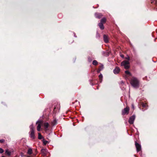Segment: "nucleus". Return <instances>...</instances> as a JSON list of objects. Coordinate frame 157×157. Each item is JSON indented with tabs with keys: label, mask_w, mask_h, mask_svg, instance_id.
<instances>
[{
	"label": "nucleus",
	"mask_w": 157,
	"mask_h": 157,
	"mask_svg": "<svg viewBox=\"0 0 157 157\" xmlns=\"http://www.w3.org/2000/svg\"><path fill=\"white\" fill-rule=\"evenodd\" d=\"M103 39L104 40V41L105 43H107L108 42L109 40L108 37L107 35H103Z\"/></svg>",
	"instance_id": "12"
},
{
	"label": "nucleus",
	"mask_w": 157,
	"mask_h": 157,
	"mask_svg": "<svg viewBox=\"0 0 157 157\" xmlns=\"http://www.w3.org/2000/svg\"><path fill=\"white\" fill-rule=\"evenodd\" d=\"M125 59L127 60H128L127 61H129V60L130 59V58H129V56H128L127 57H126L125 58Z\"/></svg>",
	"instance_id": "27"
},
{
	"label": "nucleus",
	"mask_w": 157,
	"mask_h": 157,
	"mask_svg": "<svg viewBox=\"0 0 157 157\" xmlns=\"http://www.w3.org/2000/svg\"><path fill=\"white\" fill-rule=\"evenodd\" d=\"M41 151L42 155L44 156L46 155L48 153L47 150L46 149H42Z\"/></svg>",
	"instance_id": "9"
},
{
	"label": "nucleus",
	"mask_w": 157,
	"mask_h": 157,
	"mask_svg": "<svg viewBox=\"0 0 157 157\" xmlns=\"http://www.w3.org/2000/svg\"><path fill=\"white\" fill-rule=\"evenodd\" d=\"M129 108L127 106L122 110V114L123 115H128L129 112Z\"/></svg>",
	"instance_id": "4"
},
{
	"label": "nucleus",
	"mask_w": 157,
	"mask_h": 157,
	"mask_svg": "<svg viewBox=\"0 0 157 157\" xmlns=\"http://www.w3.org/2000/svg\"><path fill=\"white\" fill-rule=\"evenodd\" d=\"M44 126L45 129H47L49 126V124L47 122H45L44 124Z\"/></svg>",
	"instance_id": "17"
},
{
	"label": "nucleus",
	"mask_w": 157,
	"mask_h": 157,
	"mask_svg": "<svg viewBox=\"0 0 157 157\" xmlns=\"http://www.w3.org/2000/svg\"><path fill=\"white\" fill-rule=\"evenodd\" d=\"M21 156H22L23 153H21Z\"/></svg>",
	"instance_id": "30"
},
{
	"label": "nucleus",
	"mask_w": 157,
	"mask_h": 157,
	"mask_svg": "<svg viewBox=\"0 0 157 157\" xmlns=\"http://www.w3.org/2000/svg\"><path fill=\"white\" fill-rule=\"evenodd\" d=\"M5 140L4 139H1L0 140V143H2L4 142Z\"/></svg>",
	"instance_id": "25"
},
{
	"label": "nucleus",
	"mask_w": 157,
	"mask_h": 157,
	"mask_svg": "<svg viewBox=\"0 0 157 157\" xmlns=\"http://www.w3.org/2000/svg\"><path fill=\"white\" fill-rule=\"evenodd\" d=\"M13 152V150L12 149H7L5 151V154L8 156H10Z\"/></svg>",
	"instance_id": "7"
},
{
	"label": "nucleus",
	"mask_w": 157,
	"mask_h": 157,
	"mask_svg": "<svg viewBox=\"0 0 157 157\" xmlns=\"http://www.w3.org/2000/svg\"><path fill=\"white\" fill-rule=\"evenodd\" d=\"M43 144L44 145H46L48 143V141L47 140H44V139L43 140Z\"/></svg>",
	"instance_id": "23"
},
{
	"label": "nucleus",
	"mask_w": 157,
	"mask_h": 157,
	"mask_svg": "<svg viewBox=\"0 0 157 157\" xmlns=\"http://www.w3.org/2000/svg\"><path fill=\"white\" fill-rule=\"evenodd\" d=\"M104 68L103 65L101 64V66H100L99 68L98 69V72H99L102 70Z\"/></svg>",
	"instance_id": "18"
},
{
	"label": "nucleus",
	"mask_w": 157,
	"mask_h": 157,
	"mask_svg": "<svg viewBox=\"0 0 157 157\" xmlns=\"http://www.w3.org/2000/svg\"><path fill=\"white\" fill-rule=\"evenodd\" d=\"M4 152L2 148H0V153H2Z\"/></svg>",
	"instance_id": "24"
},
{
	"label": "nucleus",
	"mask_w": 157,
	"mask_h": 157,
	"mask_svg": "<svg viewBox=\"0 0 157 157\" xmlns=\"http://www.w3.org/2000/svg\"><path fill=\"white\" fill-rule=\"evenodd\" d=\"M74 42V40H71L70 41H69V43L70 44H71V43H73Z\"/></svg>",
	"instance_id": "28"
},
{
	"label": "nucleus",
	"mask_w": 157,
	"mask_h": 157,
	"mask_svg": "<svg viewBox=\"0 0 157 157\" xmlns=\"http://www.w3.org/2000/svg\"><path fill=\"white\" fill-rule=\"evenodd\" d=\"M92 64L94 65H97L98 64V62L96 60H94L93 61Z\"/></svg>",
	"instance_id": "20"
},
{
	"label": "nucleus",
	"mask_w": 157,
	"mask_h": 157,
	"mask_svg": "<svg viewBox=\"0 0 157 157\" xmlns=\"http://www.w3.org/2000/svg\"><path fill=\"white\" fill-rule=\"evenodd\" d=\"M32 151H33L32 149L31 148H29L28 149V151L27 152V153L28 154L31 155L32 153Z\"/></svg>",
	"instance_id": "19"
},
{
	"label": "nucleus",
	"mask_w": 157,
	"mask_h": 157,
	"mask_svg": "<svg viewBox=\"0 0 157 157\" xmlns=\"http://www.w3.org/2000/svg\"><path fill=\"white\" fill-rule=\"evenodd\" d=\"M121 57H122V58H124V55H122L121 56Z\"/></svg>",
	"instance_id": "29"
},
{
	"label": "nucleus",
	"mask_w": 157,
	"mask_h": 157,
	"mask_svg": "<svg viewBox=\"0 0 157 157\" xmlns=\"http://www.w3.org/2000/svg\"><path fill=\"white\" fill-rule=\"evenodd\" d=\"M135 116L134 115H133L132 116L130 117L129 119V123L131 124H133V123L135 119Z\"/></svg>",
	"instance_id": "8"
},
{
	"label": "nucleus",
	"mask_w": 157,
	"mask_h": 157,
	"mask_svg": "<svg viewBox=\"0 0 157 157\" xmlns=\"http://www.w3.org/2000/svg\"><path fill=\"white\" fill-rule=\"evenodd\" d=\"M131 85L134 87L138 88L140 86V81L136 78L133 77L130 80Z\"/></svg>",
	"instance_id": "1"
},
{
	"label": "nucleus",
	"mask_w": 157,
	"mask_h": 157,
	"mask_svg": "<svg viewBox=\"0 0 157 157\" xmlns=\"http://www.w3.org/2000/svg\"><path fill=\"white\" fill-rule=\"evenodd\" d=\"M125 73L129 76H131L132 75L130 72L128 71H126L125 72Z\"/></svg>",
	"instance_id": "21"
},
{
	"label": "nucleus",
	"mask_w": 157,
	"mask_h": 157,
	"mask_svg": "<svg viewBox=\"0 0 157 157\" xmlns=\"http://www.w3.org/2000/svg\"><path fill=\"white\" fill-rule=\"evenodd\" d=\"M120 71V69L118 67H116L115 69L113 70V73L115 74H117L119 73Z\"/></svg>",
	"instance_id": "10"
},
{
	"label": "nucleus",
	"mask_w": 157,
	"mask_h": 157,
	"mask_svg": "<svg viewBox=\"0 0 157 157\" xmlns=\"http://www.w3.org/2000/svg\"><path fill=\"white\" fill-rule=\"evenodd\" d=\"M95 16L96 18L100 19L103 16L102 14L100 13H96L95 14Z\"/></svg>",
	"instance_id": "11"
},
{
	"label": "nucleus",
	"mask_w": 157,
	"mask_h": 157,
	"mask_svg": "<svg viewBox=\"0 0 157 157\" xmlns=\"http://www.w3.org/2000/svg\"><path fill=\"white\" fill-rule=\"evenodd\" d=\"M151 3L155 4L156 6V9H157V0H151Z\"/></svg>",
	"instance_id": "16"
},
{
	"label": "nucleus",
	"mask_w": 157,
	"mask_h": 157,
	"mask_svg": "<svg viewBox=\"0 0 157 157\" xmlns=\"http://www.w3.org/2000/svg\"><path fill=\"white\" fill-rule=\"evenodd\" d=\"M38 139L40 140L42 138V136L41 135V134L40 133H38Z\"/></svg>",
	"instance_id": "22"
},
{
	"label": "nucleus",
	"mask_w": 157,
	"mask_h": 157,
	"mask_svg": "<svg viewBox=\"0 0 157 157\" xmlns=\"http://www.w3.org/2000/svg\"><path fill=\"white\" fill-rule=\"evenodd\" d=\"M99 78L100 79H101L102 78V75L101 74H100L99 76Z\"/></svg>",
	"instance_id": "26"
},
{
	"label": "nucleus",
	"mask_w": 157,
	"mask_h": 157,
	"mask_svg": "<svg viewBox=\"0 0 157 157\" xmlns=\"http://www.w3.org/2000/svg\"><path fill=\"white\" fill-rule=\"evenodd\" d=\"M44 122L42 121H39L36 122V124H37V129L38 131H40V128L41 126L43 124Z\"/></svg>",
	"instance_id": "5"
},
{
	"label": "nucleus",
	"mask_w": 157,
	"mask_h": 157,
	"mask_svg": "<svg viewBox=\"0 0 157 157\" xmlns=\"http://www.w3.org/2000/svg\"><path fill=\"white\" fill-rule=\"evenodd\" d=\"M135 145L136 148V151L139 152L141 150V145L140 144L138 143L136 141L135 142Z\"/></svg>",
	"instance_id": "6"
},
{
	"label": "nucleus",
	"mask_w": 157,
	"mask_h": 157,
	"mask_svg": "<svg viewBox=\"0 0 157 157\" xmlns=\"http://www.w3.org/2000/svg\"><path fill=\"white\" fill-rule=\"evenodd\" d=\"M121 65L124 67L126 69H128L130 67L129 62L128 61L124 60L121 63Z\"/></svg>",
	"instance_id": "2"
},
{
	"label": "nucleus",
	"mask_w": 157,
	"mask_h": 157,
	"mask_svg": "<svg viewBox=\"0 0 157 157\" xmlns=\"http://www.w3.org/2000/svg\"><path fill=\"white\" fill-rule=\"evenodd\" d=\"M54 121L55 122H56V120H55Z\"/></svg>",
	"instance_id": "31"
},
{
	"label": "nucleus",
	"mask_w": 157,
	"mask_h": 157,
	"mask_svg": "<svg viewBox=\"0 0 157 157\" xmlns=\"http://www.w3.org/2000/svg\"><path fill=\"white\" fill-rule=\"evenodd\" d=\"M30 131L29 132L30 137L33 139L35 138L34 134V128L33 125L30 126Z\"/></svg>",
	"instance_id": "3"
},
{
	"label": "nucleus",
	"mask_w": 157,
	"mask_h": 157,
	"mask_svg": "<svg viewBox=\"0 0 157 157\" xmlns=\"http://www.w3.org/2000/svg\"><path fill=\"white\" fill-rule=\"evenodd\" d=\"M98 25L99 26L100 28L101 29H104V27L103 25V24L101 23H99L98 24Z\"/></svg>",
	"instance_id": "14"
},
{
	"label": "nucleus",
	"mask_w": 157,
	"mask_h": 157,
	"mask_svg": "<svg viewBox=\"0 0 157 157\" xmlns=\"http://www.w3.org/2000/svg\"><path fill=\"white\" fill-rule=\"evenodd\" d=\"M141 105L143 108H144L145 109H147V107H148V105H147V103H144L143 102L141 103Z\"/></svg>",
	"instance_id": "15"
},
{
	"label": "nucleus",
	"mask_w": 157,
	"mask_h": 157,
	"mask_svg": "<svg viewBox=\"0 0 157 157\" xmlns=\"http://www.w3.org/2000/svg\"><path fill=\"white\" fill-rule=\"evenodd\" d=\"M106 21V18L105 17H103L100 20V23H101L102 24L105 23Z\"/></svg>",
	"instance_id": "13"
},
{
	"label": "nucleus",
	"mask_w": 157,
	"mask_h": 157,
	"mask_svg": "<svg viewBox=\"0 0 157 157\" xmlns=\"http://www.w3.org/2000/svg\"><path fill=\"white\" fill-rule=\"evenodd\" d=\"M56 108V107H55V108H54V109H55Z\"/></svg>",
	"instance_id": "32"
}]
</instances>
